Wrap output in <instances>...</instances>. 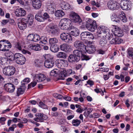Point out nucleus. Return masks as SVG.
<instances>
[{
  "label": "nucleus",
  "instance_id": "nucleus-1",
  "mask_svg": "<svg viewBox=\"0 0 133 133\" xmlns=\"http://www.w3.org/2000/svg\"><path fill=\"white\" fill-rule=\"evenodd\" d=\"M86 26L90 31L94 32L97 28V25L95 21L89 19L87 22Z\"/></svg>",
  "mask_w": 133,
  "mask_h": 133
},
{
  "label": "nucleus",
  "instance_id": "nucleus-2",
  "mask_svg": "<svg viewBox=\"0 0 133 133\" xmlns=\"http://www.w3.org/2000/svg\"><path fill=\"white\" fill-rule=\"evenodd\" d=\"M16 69L14 66H8L4 67L3 70V74L6 76H10L13 75L15 72Z\"/></svg>",
  "mask_w": 133,
  "mask_h": 133
},
{
  "label": "nucleus",
  "instance_id": "nucleus-3",
  "mask_svg": "<svg viewBox=\"0 0 133 133\" xmlns=\"http://www.w3.org/2000/svg\"><path fill=\"white\" fill-rule=\"evenodd\" d=\"M11 47V44L8 41L4 40L0 41V51H7Z\"/></svg>",
  "mask_w": 133,
  "mask_h": 133
},
{
  "label": "nucleus",
  "instance_id": "nucleus-4",
  "mask_svg": "<svg viewBox=\"0 0 133 133\" xmlns=\"http://www.w3.org/2000/svg\"><path fill=\"white\" fill-rule=\"evenodd\" d=\"M15 57V61L17 63L20 65H23L25 63L26 59L22 54L16 53Z\"/></svg>",
  "mask_w": 133,
  "mask_h": 133
},
{
  "label": "nucleus",
  "instance_id": "nucleus-5",
  "mask_svg": "<svg viewBox=\"0 0 133 133\" xmlns=\"http://www.w3.org/2000/svg\"><path fill=\"white\" fill-rule=\"evenodd\" d=\"M35 116L36 117L34 118V120L38 122H43L44 120H46L48 118V116L42 113H37Z\"/></svg>",
  "mask_w": 133,
  "mask_h": 133
},
{
  "label": "nucleus",
  "instance_id": "nucleus-6",
  "mask_svg": "<svg viewBox=\"0 0 133 133\" xmlns=\"http://www.w3.org/2000/svg\"><path fill=\"white\" fill-rule=\"evenodd\" d=\"M131 2L128 0H122L119 3L120 6L123 10H129L130 7Z\"/></svg>",
  "mask_w": 133,
  "mask_h": 133
},
{
  "label": "nucleus",
  "instance_id": "nucleus-7",
  "mask_svg": "<svg viewBox=\"0 0 133 133\" xmlns=\"http://www.w3.org/2000/svg\"><path fill=\"white\" fill-rule=\"evenodd\" d=\"M70 16L71 20L75 23L78 22L80 23L82 21L79 16L77 14L74 12H72L70 14Z\"/></svg>",
  "mask_w": 133,
  "mask_h": 133
},
{
  "label": "nucleus",
  "instance_id": "nucleus-8",
  "mask_svg": "<svg viewBox=\"0 0 133 133\" xmlns=\"http://www.w3.org/2000/svg\"><path fill=\"white\" fill-rule=\"evenodd\" d=\"M48 30L50 31L52 34L55 35L59 32L58 28L56 25L50 24L46 28Z\"/></svg>",
  "mask_w": 133,
  "mask_h": 133
},
{
  "label": "nucleus",
  "instance_id": "nucleus-9",
  "mask_svg": "<svg viewBox=\"0 0 133 133\" xmlns=\"http://www.w3.org/2000/svg\"><path fill=\"white\" fill-rule=\"evenodd\" d=\"M33 77L34 79L37 82H41L44 81L46 79L45 75L42 73H39L38 74H34Z\"/></svg>",
  "mask_w": 133,
  "mask_h": 133
},
{
  "label": "nucleus",
  "instance_id": "nucleus-10",
  "mask_svg": "<svg viewBox=\"0 0 133 133\" xmlns=\"http://www.w3.org/2000/svg\"><path fill=\"white\" fill-rule=\"evenodd\" d=\"M74 46L77 49L81 51H85V46L83 43L79 40L75 41L74 43Z\"/></svg>",
  "mask_w": 133,
  "mask_h": 133
},
{
  "label": "nucleus",
  "instance_id": "nucleus-11",
  "mask_svg": "<svg viewBox=\"0 0 133 133\" xmlns=\"http://www.w3.org/2000/svg\"><path fill=\"white\" fill-rule=\"evenodd\" d=\"M19 21L18 26L21 30H24L26 27L27 21L24 18H21L18 19Z\"/></svg>",
  "mask_w": 133,
  "mask_h": 133
},
{
  "label": "nucleus",
  "instance_id": "nucleus-12",
  "mask_svg": "<svg viewBox=\"0 0 133 133\" xmlns=\"http://www.w3.org/2000/svg\"><path fill=\"white\" fill-rule=\"evenodd\" d=\"M60 37L61 39L67 43H71L72 40V37L70 34L63 33L61 34Z\"/></svg>",
  "mask_w": 133,
  "mask_h": 133
},
{
  "label": "nucleus",
  "instance_id": "nucleus-13",
  "mask_svg": "<svg viewBox=\"0 0 133 133\" xmlns=\"http://www.w3.org/2000/svg\"><path fill=\"white\" fill-rule=\"evenodd\" d=\"M4 88L6 91L10 93L13 92L15 89V86L14 84L10 83H8L5 84Z\"/></svg>",
  "mask_w": 133,
  "mask_h": 133
},
{
  "label": "nucleus",
  "instance_id": "nucleus-14",
  "mask_svg": "<svg viewBox=\"0 0 133 133\" xmlns=\"http://www.w3.org/2000/svg\"><path fill=\"white\" fill-rule=\"evenodd\" d=\"M14 13L15 15L17 17L23 16L26 14V12L22 8L17 9L14 11Z\"/></svg>",
  "mask_w": 133,
  "mask_h": 133
},
{
  "label": "nucleus",
  "instance_id": "nucleus-15",
  "mask_svg": "<svg viewBox=\"0 0 133 133\" xmlns=\"http://www.w3.org/2000/svg\"><path fill=\"white\" fill-rule=\"evenodd\" d=\"M45 66L48 68H51L54 65V61L52 59L46 60L44 63Z\"/></svg>",
  "mask_w": 133,
  "mask_h": 133
},
{
  "label": "nucleus",
  "instance_id": "nucleus-16",
  "mask_svg": "<svg viewBox=\"0 0 133 133\" xmlns=\"http://www.w3.org/2000/svg\"><path fill=\"white\" fill-rule=\"evenodd\" d=\"M32 4L35 9H38L41 7L42 3L41 0H33Z\"/></svg>",
  "mask_w": 133,
  "mask_h": 133
},
{
  "label": "nucleus",
  "instance_id": "nucleus-17",
  "mask_svg": "<svg viewBox=\"0 0 133 133\" xmlns=\"http://www.w3.org/2000/svg\"><path fill=\"white\" fill-rule=\"evenodd\" d=\"M96 50V48L94 45H90L87 47L85 46V51L89 54H92L95 52Z\"/></svg>",
  "mask_w": 133,
  "mask_h": 133
},
{
  "label": "nucleus",
  "instance_id": "nucleus-18",
  "mask_svg": "<svg viewBox=\"0 0 133 133\" xmlns=\"http://www.w3.org/2000/svg\"><path fill=\"white\" fill-rule=\"evenodd\" d=\"M71 26L69 27V30H71L70 33L72 35L76 36L79 35V30L77 28L74 27V26Z\"/></svg>",
  "mask_w": 133,
  "mask_h": 133
},
{
  "label": "nucleus",
  "instance_id": "nucleus-19",
  "mask_svg": "<svg viewBox=\"0 0 133 133\" xmlns=\"http://www.w3.org/2000/svg\"><path fill=\"white\" fill-rule=\"evenodd\" d=\"M60 48L62 50L66 52L70 51V46L66 44H63L61 45Z\"/></svg>",
  "mask_w": 133,
  "mask_h": 133
},
{
  "label": "nucleus",
  "instance_id": "nucleus-20",
  "mask_svg": "<svg viewBox=\"0 0 133 133\" xmlns=\"http://www.w3.org/2000/svg\"><path fill=\"white\" fill-rule=\"evenodd\" d=\"M42 13L41 11H39L35 16V19L37 21L40 22L44 21V19L42 16Z\"/></svg>",
  "mask_w": 133,
  "mask_h": 133
},
{
  "label": "nucleus",
  "instance_id": "nucleus-21",
  "mask_svg": "<svg viewBox=\"0 0 133 133\" xmlns=\"http://www.w3.org/2000/svg\"><path fill=\"white\" fill-rule=\"evenodd\" d=\"M29 48L30 49L35 51H39L41 49L40 45L37 44H30L29 46Z\"/></svg>",
  "mask_w": 133,
  "mask_h": 133
},
{
  "label": "nucleus",
  "instance_id": "nucleus-22",
  "mask_svg": "<svg viewBox=\"0 0 133 133\" xmlns=\"http://www.w3.org/2000/svg\"><path fill=\"white\" fill-rule=\"evenodd\" d=\"M60 22L69 27H70L72 25L71 21L68 18H65L62 19Z\"/></svg>",
  "mask_w": 133,
  "mask_h": 133
},
{
  "label": "nucleus",
  "instance_id": "nucleus-23",
  "mask_svg": "<svg viewBox=\"0 0 133 133\" xmlns=\"http://www.w3.org/2000/svg\"><path fill=\"white\" fill-rule=\"evenodd\" d=\"M79 59L74 55H70L68 58V61L70 62H78Z\"/></svg>",
  "mask_w": 133,
  "mask_h": 133
},
{
  "label": "nucleus",
  "instance_id": "nucleus-24",
  "mask_svg": "<svg viewBox=\"0 0 133 133\" xmlns=\"http://www.w3.org/2000/svg\"><path fill=\"white\" fill-rule=\"evenodd\" d=\"M99 37H101L99 41V45L102 46H104L107 43V40L105 38L104 36L102 35L99 36Z\"/></svg>",
  "mask_w": 133,
  "mask_h": 133
},
{
  "label": "nucleus",
  "instance_id": "nucleus-25",
  "mask_svg": "<svg viewBox=\"0 0 133 133\" xmlns=\"http://www.w3.org/2000/svg\"><path fill=\"white\" fill-rule=\"evenodd\" d=\"M119 18L123 22L125 23L127 21L125 14L123 12H121L119 15Z\"/></svg>",
  "mask_w": 133,
  "mask_h": 133
},
{
  "label": "nucleus",
  "instance_id": "nucleus-26",
  "mask_svg": "<svg viewBox=\"0 0 133 133\" xmlns=\"http://www.w3.org/2000/svg\"><path fill=\"white\" fill-rule=\"evenodd\" d=\"M28 24L29 25L31 26L33 22L34 16L31 14H29L28 16Z\"/></svg>",
  "mask_w": 133,
  "mask_h": 133
},
{
  "label": "nucleus",
  "instance_id": "nucleus-27",
  "mask_svg": "<svg viewBox=\"0 0 133 133\" xmlns=\"http://www.w3.org/2000/svg\"><path fill=\"white\" fill-rule=\"evenodd\" d=\"M65 14L62 10H58L55 12V16L58 17H62Z\"/></svg>",
  "mask_w": 133,
  "mask_h": 133
},
{
  "label": "nucleus",
  "instance_id": "nucleus-28",
  "mask_svg": "<svg viewBox=\"0 0 133 133\" xmlns=\"http://www.w3.org/2000/svg\"><path fill=\"white\" fill-rule=\"evenodd\" d=\"M113 3L108 4V6L109 8L111 10H114L116 9V1H113Z\"/></svg>",
  "mask_w": 133,
  "mask_h": 133
},
{
  "label": "nucleus",
  "instance_id": "nucleus-29",
  "mask_svg": "<svg viewBox=\"0 0 133 133\" xmlns=\"http://www.w3.org/2000/svg\"><path fill=\"white\" fill-rule=\"evenodd\" d=\"M46 10L49 14H52L54 13L55 9L52 7V5L50 4L46 7Z\"/></svg>",
  "mask_w": 133,
  "mask_h": 133
},
{
  "label": "nucleus",
  "instance_id": "nucleus-30",
  "mask_svg": "<svg viewBox=\"0 0 133 133\" xmlns=\"http://www.w3.org/2000/svg\"><path fill=\"white\" fill-rule=\"evenodd\" d=\"M50 49L51 51L56 52H58L59 50L58 46L56 44L52 45L50 47Z\"/></svg>",
  "mask_w": 133,
  "mask_h": 133
},
{
  "label": "nucleus",
  "instance_id": "nucleus-31",
  "mask_svg": "<svg viewBox=\"0 0 133 133\" xmlns=\"http://www.w3.org/2000/svg\"><path fill=\"white\" fill-rule=\"evenodd\" d=\"M81 51L79 50H74L73 53L74 55L76 56L79 59H80V57L82 55V51Z\"/></svg>",
  "mask_w": 133,
  "mask_h": 133
},
{
  "label": "nucleus",
  "instance_id": "nucleus-32",
  "mask_svg": "<svg viewBox=\"0 0 133 133\" xmlns=\"http://www.w3.org/2000/svg\"><path fill=\"white\" fill-rule=\"evenodd\" d=\"M25 91V89L23 87L18 88L17 90L16 93L17 96H19L20 95L23 94Z\"/></svg>",
  "mask_w": 133,
  "mask_h": 133
},
{
  "label": "nucleus",
  "instance_id": "nucleus-33",
  "mask_svg": "<svg viewBox=\"0 0 133 133\" xmlns=\"http://www.w3.org/2000/svg\"><path fill=\"white\" fill-rule=\"evenodd\" d=\"M8 62L7 58L1 57L0 58V65H4L6 64Z\"/></svg>",
  "mask_w": 133,
  "mask_h": 133
},
{
  "label": "nucleus",
  "instance_id": "nucleus-34",
  "mask_svg": "<svg viewBox=\"0 0 133 133\" xmlns=\"http://www.w3.org/2000/svg\"><path fill=\"white\" fill-rule=\"evenodd\" d=\"M59 73L60 71L59 70L57 69H55L51 71L50 73V74L51 76H56Z\"/></svg>",
  "mask_w": 133,
  "mask_h": 133
},
{
  "label": "nucleus",
  "instance_id": "nucleus-35",
  "mask_svg": "<svg viewBox=\"0 0 133 133\" xmlns=\"http://www.w3.org/2000/svg\"><path fill=\"white\" fill-rule=\"evenodd\" d=\"M93 109L92 108H89L87 109L84 113L83 115L85 117H88L89 114H90L93 110Z\"/></svg>",
  "mask_w": 133,
  "mask_h": 133
},
{
  "label": "nucleus",
  "instance_id": "nucleus-36",
  "mask_svg": "<svg viewBox=\"0 0 133 133\" xmlns=\"http://www.w3.org/2000/svg\"><path fill=\"white\" fill-rule=\"evenodd\" d=\"M81 123V121L77 119H73L72 122V125L76 127L78 126Z\"/></svg>",
  "mask_w": 133,
  "mask_h": 133
},
{
  "label": "nucleus",
  "instance_id": "nucleus-37",
  "mask_svg": "<svg viewBox=\"0 0 133 133\" xmlns=\"http://www.w3.org/2000/svg\"><path fill=\"white\" fill-rule=\"evenodd\" d=\"M58 42V40L56 38H51L49 40V44H56Z\"/></svg>",
  "mask_w": 133,
  "mask_h": 133
},
{
  "label": "nucleus",
  "instance_id": "nucleus-38",
  "mask_svg": "<svg viewBox=\"0 0 133 133\" xmlns=\"http://www.w3.org/2000/svg\"><path fill=\"white\" fill-rule=\"evenodd\" d=\"M117 36L118 37H121L124 35L123 31L119 28L117 29Z\"/></svg>",
  "mask_w": 133,
  "mask_h": 133
},
{
  "label": "nucleus",
  "instance_id": "nucleus-39",
  "mask_svg": "<svg viewBox=\"0 0 133 133\" xmlns=\"http://www.w3.org/2000/svg\"><path fill=\"white\" fill-rule=\"evenodd\" d=\"M60 28L62 30H67L68 29L69 30V27L67 26L65 24H63L60 22L59 24Z\"/></svg>",
  "mask_w": 133,
  "mask_h": 133
},
{
  "label": "nucleus",
  "instance_id": "nucleus-40",
  "mask_svg": "<svg viewBox=\"0 0 133 133\" xmlns=\"http://www.w3.org/2000/svg\"><path fill=\"white\" fill-rule=\"evenodd\" d=\"M127 51L128 55L133 58V49L129 48L128 49Z\"/></svg>",
  "mask_w": 133,
  "mask_h": 133
},
{
  "label": "nucleus",
  "instance_id": "nucleus-41",
  "mask_svg": "<svg viewBox=\"0 0 133 133\" xmlns=\"http://www.w3.org/2000/svg\"><path fill=\"white\" fill-rule=\"evenodd\" d=\"M66 56V55L65 53L63 52H60L58 53L57 55V56L58 58H65Z\"/></svg>",
  "mask_w": 133,
  "mask_h": 133
},
{
  "label": "nucleus",
  "instance_id": "nucleus-42",
  "mask_svg": "<svg viewBox=\"0 0 133 133\" xmlns=\"http://www.w3.org/2000/svg\"><path fill=\"white\" fill-rule=\"evenodd\" d=\"M102 36H103L104 37V36H106L107 35V33L108 32V30L106 29L105 27H102Z\"/></svg>",
  "mask_w": 133,
  "mask_h": 133
},
{
  "label": "nucleus",
  "instance_id": "nucleus-43",
  "mask_svg": "<svg viewBox=\"0 0 133 133\" xmlns=\"http://www.w3.org/2000/svg\"><path fill=\"white\" fill-rule=\"evenodd\" d=\"M88 31H85L82 32L81 34V39H83V38L87 39V36Z\"/></svg>",
  "mask_w": 133,
  "mask_h": 133
},
{
  "label": "nucleus",
  "instance_id": "nucleus-44",
  "mask_svg": "<svg viewBox=\"0 0 133 133\" xmlns=\"http://www.w3.org/2000/svg\"><path fill=\"white\" fill-rule=\"evenodd\" d=\"M34 81L31 82L30 84L28 85V88H30L31 87H34L37 84V81L34 79V78L33 77Z\"/></svg>",
  "mask_w": 133,
  "mask_h": 133
},
{
  "label": "nucleus",
  "instance_id": "nucleus-45",
  "mask_svg": "<svg viewBox=\"0 0 133 133\" xmlns=\"http://www.w3.org/2000/svg\"><path fill=\"white\" fill-rule=\"evenodd\" d=\"M62 9L63 10H67L69 9L70 8V5L68 3H66L63 6H62Z\"/></svg>",
  "mask_w": 133,
  "mask_h": 133
},
{
  "label": "nucleus",
  "instance_id": "nucleus-46",
  "mask_svg": "<svg viewBox=\"0 0 133 133\" xmlns=\"http://www.w3.org/2000/svg\"><path fill=\"white\" fill-rule=\"evenodd\" d=\"M15 56L16 54L14 55L12 54H11L9 56H8L9 57L8 58H7L9 59L11 61H13L14 60H15Z\"/></svg>",
  "mask_w": 133,
  "mask_h": 133
},
{
  "label": "nucleus",
  "instance_id": "nucleus-47",
  "mask_svg": "<svg viewBox=\"0 0 133 133\" xmlns=\"http://www.w3.org/2000/svg\"><path fill=\"white\" fill-rule=\"evenodd\" d=\"M87 39L90 40H92L94 38L93 35L91 32H88Z\"/></svg>",
  "mask_w": 133,
  "mask_h": 133
},
{
  "label": "nucleus",
  "instance_id": "nucleus-48",
  "mask_svg": "<svg viewBox=\"0 0 133 133\" xmlns=\"http://www.w3.org/2000/svg\"><path fill=\"white\" fill-rule=\"evenodd\" d=\"M15 47L17 50L21 51L22 50V47L21 43L19 42H17L16 43Z\"/></svg>",
  "mask_w": 133,
  "mask_h": 133
},
{
  "label": "nucleus",
  "instance_id": "nucleus-49",
  "mask_svg": "<svg viewBox=\"0 0 133 133\" xmlns=\"http://www.w3.org/2000/svg\"><path fill=\"white\" fill-rule=\"evenodd\" d=\"M41 40V42L40 43L42 44H45L47 43V38L46 37H42L40 38Z\"/></svg>",
  "mask_w": 133,
  "mask_h": 133
},
{
  "label": "nucleus",
  "instance_id": "nucleus-50",
  "mask_svg": "<svg viewBox=\"0 0 133 133\" xmlns=\"http://www.w3.org/2000/svg\"><path fill=\"white\" fill-rule=\"evenodd\" d=\"M40 39V37L39 35L37 34L34 35L33 41L36 42L39 40Z\"/></svg>",
  "mask_w": 133,
  "mask_h": 133
},
{
  "label": "nucleus",
  "instance_id": "nucleus-51",
  "mask_svg": "<svg viewBox=\"0 0 133 133\" xmlns=\"http://www.w3.org/2000/svg\"><path fill=\"white\" fill-rule=\"evenodd\" d=\"M39 105L41 107L44 109H48V107L46 105L43 103L41 101H40L39 103Z\"/></svg>",
  "mask_w": 133,
  "mask_h": 133
},
{
  "label": "nucleus",
  "instance_id": "nucleus-52",
  "mask_svg": "<svg viewBox=\"0 0 133 133\" xmlns=\"http://www.w3.org/2000/svg\"><path fill=\"white\" fill-rule=\"evenodd\" d=\"M81 58L82 60H88L90 58L88 56L84 54H82L81 56Z\"/></svg>",
  "mask_w": 133,
  "mask_h": 133
},
{
  "label": "nucleus",
  "instance_id": "nucleus-53",
  "mask_svg": "<svg viewBox=\"0 0 133 133\" xmlns=\"http://www.w3.org/2000/svg\"><path fill=\"white\" fill-rule=\"evenodd\" d=\"M61 67L62 66H67L68 65L67 61L65 60L61 59Z\"/></svg>",
  "mask_w": 133,
  "mask_h": 133
},
{
  "label": "nucleus",
  "instance_id": "nucleus-54",
  "mask_svg": "<svg viewBox=\"0 0 133 133\" xmlns=\"http://www.w3.org/2000/svg\"><path fill=\"white\" fill-rule=\"evenodd\" d=\"M55 64L56 66L59 68H61V59L57 60Z\"/></svg>",
  "mask_w": 133,
  "mask_h": 133
},
{
  "label": "nucleus",
  "instance_id": "nucleus-55",
  "mask_svg": "<svg viewBox=\"0 0 133 133\" xmlns=\"http://www.w3.org/2000/svg\"><path fill=\"white\" fill-rule=\"evenodd\" d=\"M53 96L56 98H58V99H61L62 98H63V96L60 94H54L53 95Z\"/></svg>",
  "mask_w": 133,
  "mask_h": 133
},
{
  "label": "nucleus",
  "instance_id": "nucleus-56",
  "mask_svg": "<svg viewBox=\"0 0 133 133\" xmlns=\"http://www.w3.org/2000/svg\"><path fill=\"white\" fill-rule=\"evenodd\" d=\"M34 35L30 34L29 35L27 36V39L30 41H33Z\"/></svg>",
  "mask_w": 133,
  "mask_h": 133
},
{
  "label": "nucleus",
  "instance_id": "nucleus-57",
  "mask_svg": "<svg viewBox=\"0 0 133 133\" xmlns=\"http://www.w3.org/2000/svg\"><path fill=\"white\" fill-rule=\"evenodd\" d=\"M35 63L36 66H39L41 65L42 62L38 60H36L35 61Z\"/></svg>",
  "mask_w": 133,
  "mask_h": 133
},
{
  "label": "nucleus",
  "instance_id": "nucleus-58",
  "mask_svg": "<svg viewBox=\"0 0 133 133\" xmlns=\"http://www.w3.org/2000/svg\"><path fill=\"white\" fill-rule=\"evenodd\" d=\"M102 27H100L98 28L97 30V33L98 37L99 36L102 35Z\"/></svg>",
  "mask_w": 133,
  "mask_h": 133
},
{
  "label": "nucleus",
  "instance_id": "nucleus-59",
  "mask_svg": "<svg viewBox=\"0 0 133 133\" xmlns=\"http://www.w3.org/2000/svg\"><path fill=\"white\" fill-rule=\"evenodd\" d=\"M43 18L44 19V21L46 19L49 18V16L48 14L46 13L45 12L44 13L43 15Z\"/></svg>",
  "mask_w": 133,
  "mask_h": 133
},
{
  "label": "nucleus",
  "instance_id": "nucleus-60",
  "mask_svg": "<svg viewBox=\"0 0 133 133\" xmlns=\"http://www.w3.org/2000/svg\"><path fill=\"white\" fill-rule=\"evenodd\" d=\"M72 73V71L71 69H69L67 70V73L64 74V76H66L71 74Z\"/></svg>",
  "mask_w": 133,
  "mask_h": 133
},
{
  "label": "nucleus",
  "instance_id": "nucleus-61",
  "mask_svg": "<svg viewBox=\"0 0 133 133\" xmlns=\"http://www.w3.org/2000/svg\"><path fill=\"white\" fill-rule=\"evenodd\" d=\"M116 15L115 14H114L111 17V20L113 21H115L116 22Z\"/></svg>",
  "mask_w": 133,
  "mask_h": 133
},
{
  "label": "nucleus",
  "instance_id": "nucleus-62",
  "mask_svg": "<svg viewBox=\"0 0 133 133\" xmlns=\"http://www.w3.org/2000/svg\"><path fill=\"white\" fill-rule=\"evenodd\" d=\"M6 120V118L4 117H1L0 118V123L2 124H5V121Z\"/></svg>",
  "mask_w": 133,
  "mask_h": 133
},
{
  "label": "nucleus",
  "instance_id": "nucleus-63",
  "mask_svg": "<svg viewBox=\"0 0 133 133\" xmlns=\"http://www.w3.org/2000/svg\"><path fill=\"white\" fill-rule=\"evenodd\" d=\"M121 79V81H123L124 80V76L123 75H121L119 77L117 75V79Z\"/></svg>",
  "mask_w": 133,
  "mask_h": 133
},
{
  "label": "nucleus",
  "instance_id": "nucleus-64",
  "mask_svg": "<svg viewBox=\"0 0 133 133\" xmlns=\"http://www.w3.org/2000/svg\"><path fill=\"white\" fill-rule=\"evenodd\" d=\"M22 53L24 54H28L29 55H30L31 54V52L27 50H22Z\"/></svg>",
  "mask_w": 133,
  "mask_h": 133
}]
</instances>
